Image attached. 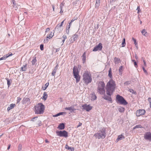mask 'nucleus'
<instances>
[{"mask_svg":"<svg viewBox=\"0 0 151 151\" xmlns=\"http://www.w3.org/2000/svg\"><path fill=\"white\" fill-rule=\"evenodd\" d=\"M129 91L130 92H132V91H133V90L132 89H130L129 90Z\"/></svg>","mask_w":151,"mask_h":151,"instance_id":"obj_62","label":"nucleus"},{"mask_svg":"<svg viewBox=\"0 0 151 151\" xmlns=\"http://www.w3.org/2000/svg\"><path fill=\"white\" fill-rule=\"evenodd\" d=\"M48 95L47 93L46 92H44L43 93V96L42 98L44 101H45L47 98Z\"/></svg>","mask_w":151,"mask_h":151,"instance_id":"obj_17","label":"nucleus"},{"mask_svg":"<svg viewBox=\"0 0 151 151\" xmlns=\"http://www.w3.org/2000/svg\"><path fill=\"white\" fill-rule=\"evenodd\" d=\"M116 100L117 102L121 104L126 105L128 104L124 98L119 95L116 96Z\"/></svg>","mask_w":151,"mask_h":151,"instance_id":"obj_7","label":"nucleus"},{"mask_svg":"<svg viewBox=\"0 0 151 151\" xmlns=\"http://www.w3.org/2000/svg\"><path fill=\"white\" fill-rule=\"evenodd\" d=\"M104 98L106 99V100H107L108 101H112V99L111 98V97L109 96V97H106L105 96H104Z\"/></svg>","mask_w":151,"mask_h":151,"instance_id":"obj_33","label":"nucleus"},{"mask_svg":"<svg viewBox=\"0 0 151 151\" xmlns=\"http://www.w3.org/2000/svg\"><path fill=\"white\" fill-rule=\"evenodd\" d=\"M108 76L110 78H112V76L111 74V68H110L109 70Z\"/></svg>","mask_w":151,"mask_h":151,"instance_id":"obj_31","label":"nucleus"},{"mask_svg":"<svg viewBox=\"0 0 151 151\" xmlns=\"http://www.w3.org/2000/svg\"><path fill=\"white\" fill-rule=\"evenodd\" d=\"M43 46H44L42 44H41L40 45V49L41 50H43V49H44Z\"/></svg>","mask_w":151,"mask_h":151,"instance_id":"obj_46","label":"nucleus"},{"mask_svg":"<svg viewBox=\"0 0 151 151\" xmlns=\"http://www.w3.org/2000/svg\"><path fill=\"white\" fill-rule=\"evenodd\" d=\"M10 146H11V145H9L8 146V148H7V149H8V150H9V149L10 148Z\"/></svg>","mask_w":151,"mask_h":151,"instance_id":"obj_60","label":"nucleus"},{"mask_svg":"<svg viewBox=\"0 0 151 151\" xmlns=\"http://www.w3.org/2000/svg\"><path fill=\"white\" fill-rule=\"evenodd\" d=\"M56 133L57 135L60 137H67L68 136V133L65 130L57 131Z\"/></svg>","mask_w":151,"mask_h":151,"instance_id":"obj_8","label":"nucleus"},{"mask_svg":"<svg viewBox=\"0 0 151 151\" xmlns=\"http://www.w3.org/2000/svg\"><path fill=\"white\" fill-rule=\"evenodd\" d=\"M6 79L7 80V85H8V87H9V86L10 85V81L8 78H7V79Z\"/></svg>","mask_w":151,"mask_h":151,"instance_id":"obj_42","label":"nucleus"},{"mask_svg":"<svg viewBox=\"0 0 151 151\" xmlns=\"http://www.w3.org/2000/svg\"><path fill=\"white\" fill-rule=\"evenodd\" d=\"M30 101V99L29 98H24L23 99V101L24 103H26L27 101Z\"/></svg>","mask_w":151,"mask_h":151,"instance_id":"obj_28","label":"nucleus"},{"mask_svg":"<svg viewBox=\"0 0 151 151\" xmlns=\"http://www.w3.org/2000/svg\"><path fill=\"white\" fill-rule=\"evenodd\" d=\"M34 111L35 114H43L45 110V105L42 103H39L34 107Z\"/></svg>","mask_w":151,"mask_h":151,"instance_id":"obj_3","label":"nucleus"},{"mask_svg":"<svg viewBox=\"0 0 151 151\" xmlns=\"http://www.w3.org/2000/svg\"><path fill=\"white\" fill-rule=\"evenodd\" d=\"M50 30V28H47L46 29V30L45 31V32L46 33V32H47L49 31Z\"/></svg>","mask_w":151,"mask_h":151,"instance_id":"obj_50","label":"nucleus"},{"mask_svg":"<svg viewBox=\"0 0 151 151\" xmlns=\"http://www.w3.org/2000/svg\"><path fill=\"white\" fill-rule=\"evenodd\" d=\"M114 62L115 64H118L120 62L121 60L120 59L117 57H115L114 58Z\"/></svg>","mask_w":151,"mask_h":151,"instance_id":"obj_19","label":"nucleus"},{"mask_svg":"<svg viewBox=\"0 0 151 151\" xmlns=\"http://www.w3.org/2000/svg\"><path fill=\"white\" fill-rule=\"evenodd\" d=\"M142 69H143L144 71V72L146 74H147V71H146V70L145 69V68L144 67H142Z\"/></svg>","mask_w":151,"mask_h":151,"instance_id":"obj_47","label":"nucleus"},{"mask_svg":"<svg viewBox=\"0 0 151 151\" xmlns=\"http://www.w3.org/2000/svg\"><path fill=\"white\" fill-rule=\"evenodd\" d=\"M58 66V65H56V67H55V68L54 69H56V71H57V70L58 69V67H57Z\"/></svg>","mask_w":151,"mask_h":151,"instance_id":"obj_59","label":"nucleus"},{"mask_svg":"<svg viewBox=\"0 0 151 151\" xmlns=\"http://www.w3.org/2000/svg\"><path fill=\"white\" fill-rule=\"evenodd\" d=\"M21 100V98L20 97H18L17 98V102L18 103H19Z\"/></svg>","mask_w":151,"mask_h":151,"instance_id":"obj_48","label":"nucleus"},{"mask_svg":"<svg viewBox=\"0 0 151 151\" xmlns=\"http://www.w3.org/2000/svg\"><path fill=\"white\" fill-rule=\"evenodd\" d=\"M137 10V13H139V12H140L141 11V10L140 9V6H137V7L136 9Z\"/></svg>","mask_w":151,"mask_h":151,"instance_id":"obj_43","label":"nucleus"},{"mask_svg":"<svg viewBox=\"0 0 151 151\" xmlns=\"http://www.w3.org/2000/svg\"><path fill=\"white\" fill-rule=\"evenodd\" d=\"M49 85V83H46L45 85V86L44 87H42V89L43 90H45L46 89L47 87Z\"/></svg>","mask_w":151,"mask_h":151,"instance_id":"obj_30","label":"nucleus"},{"mask_svg":"<svg viewBox=\"0 0 151 151\" xmlns=\"http://www.w3.org/2000/svg\"><path fill=\"white\" fill-rule=\"evenodd\" d=\"M125 39L124 38L123 40V41L122 44V47H124L125 45Z\"/></svg>","mask_w":151,"mask_h":151,"instance_id":"obj_36","label":"nucleus"},{"mask_svg":"<svg viewBox=\"0 0 151 151\" xmlns=\"http://www.w3.org/2000/svg\"><path fill=\"white\" fill-rule=\"evenodd\" d=\"M37 60L36 59V57H35L33 59L32 61H31L32 65H34L37 62Z\"/></svg>","mask_w":151,"mask_h":151,"instance_id":"obj_24","label":"nucleus"},{"mask_svg":"<svg viewBox=\"0 0 151 151\" xmlns=\"http://www.w3.org/2000/svg\"><path fill=\"white\" fill-rule=\"evenodd\" d=\"M86 52H84L82 56V60L83 61V63H84L86 61Z\"/></svg>","mask_w":151,"mask_h":151,"instance_id":"obj_25","label":"nucleus"},{"mask_svg":"<svg viewBox=\"0 0 151 151\" xmlns=\"http://www.w3.org/2000/svg\"><path fill=\"white\" fill-rule=\"evenodd\" d=\"M103 46L101 43H99L98 45L96 46L93 50V51H96L99 50H101L102 49Z\"/></svg>","mask_w":151,"mask_h":151,"instance_id":"obj_11","label":"nucleus"},{"mask_svg":"<svg viewBox=\"0 0 151 151\" xmlns=\"http://www.w3.org/2000/svg\"><path fill=\"white\" fill-rule=\"evenodd\" d=\"M142 128V127L141 125H136L135 127H134L133 129H135L136 128Z\"/></svg>","mask_w":151,"mask_h":151,"instance_id":"obj_35","label":"nucleus"},{"mask_svg":"<svg viewBox=\"0 0 151 151\" xmlns=\"http://www.w3.org/2000/svg\"><path fill=\"white\" fill-rule=\"evenodd\" d=\"M148 100L150 103V107L151 108V98H149Z\"/></svg>","mask_w":151,"mask_h":151,"instance_id":"obj_45","label":"nucleus"},{"mask_svg":"<svg viewBox=\"0 0 151 151\" xmlns=\"http://www.w3.org/2000/svg\"><path fill=\"white\" fill-rule=\"evenodd\" d=\"M118 110L121 112H123L124 111V108L122 107H121L118 109Z\"/></svg>","mask_w":151,"mask_h":151,"instance_id":"obj_34","label":"nucleus"},{"mask_svg":"<svg viewBox=\"0 0 151 151\" xmlns=\"http://www.w3.org/2000/svg\"><path fill=\"white\" fill-rule=\"evenodd\" d=\"M62 26V25H61V24H59L57 25L55 29H58L60 28H61Z\"/></svg>","mask_w":151,"mask_h":151,"instance_id":"obj_38","label":"nucleus"},{"mask_svg":"<svg viewBox=\"0 0 151 151\" xmlns=\"http://www.w3.org/2000/svg\"><path fill=\"white\" fill-rule=\"evenodd\" d=\"M65 40H64V39H63L62 40V42H63V43H64V42H65Z\"/></svg>","mask_w":151,"mask_h":151,"instance_id":"obj_63","label":"nucleus"},{"mask_svg":"<svg viewBox=\"0 0 151 151\" xmlns=\"http://www.w3.org/2000/svg\"><path fill=\"white\" fill-rule=\"evenodd\" d=\"M65 148L68 150H70L71 151H74V147H69L67 145H66Z\"/></svg>","mask_w":151,"mask_h":151,"instance_id":"obj_21","label":"nucleus"},{"mask_svg":"<svg viewBox=\"0 0 151 151\" xmlns=\"http://www.w3.org/2000/svg\"><path fill=\"white\" fill-rule=\"evenodd\" d=\"M37 117H34L33 118H32L31 120L32 121H35V119H37Z\"/></svg>","mask_w":151,"mask_h":151,"instance_id":"obj_54","label":"nucleus"},{"mask_svg":"<svg viewBox=\"0 0 151 151\" xmlns=\"http://www.w3.org/2000/svg\"><path fill=\"white\" fill-rule=\"evenodd\" d=\"M52 8H53V11H54V10H55V6H53V5L52 6Z\"/></svg>","mask_w":151,"mask_h":151,"instance_id":"obj_61","label":"nucleus"},{"mask_svg":"<svg viewBox=\"0 0 151 151\" xmlns=\"http://www.w3.org/2000/svg\"><path fill=\"white\" fill-rule=\"evenodd\" d=\"M64 3H62L60 5V7L61 9V11L60 12H61L62 9V8H63V6H64Z\"/></svg>","mask_w":151,"mask_h":151,"instance_id":"obj_40","label":"nucleus"},{"mask_svg":"<svg viewBox=\"0 0 151 151\" xmlns=\"http://www.w3.org/2000/svg\"><path fill=\"white\" fill-rule=\"evenodd\" d=\"M132 39L134 42V44H135V45L136 46V48H137L138 49V45H137V43L136 42V39L133 37H132Z\"/></svg>","mask_w":151,"mask_h":151,"instance_id":"obj_27","label":"nucleus"},{"mask_svg":"<svg viewBox=\"0 0 151 151\" xmlns=\"http://www.w3.org/2000/svg\"><path fill=\"white\" fill-rule=\"evenodd\" d=\"M82 125V123L81 122H79L78 125L77 126V127H78L80 126H81Z\"/></svg>","mask_w":151,"mask_h":151,"instance_id":"obj_51","label":"nucleus"},{"mask_svg":"<svg viewBox=\"0 0 151 151\" xmlns=\"http://www.w3.org/2000/svg\"><path fill=\"white\" fill-rule=\"evenodd\" d=\"M78 37V35H74L73 37V40L75 41L76 40Z\"/></svg>","mask_w":151,"mask_h":151,"instance_id":"obj_37","label":"nucleus"},{"mask_svg":"<svg viewBox=\"0 0 151 151\" xmlns=\"http://www.w3.org/2000/svg\"><path fill=\"white\" fill-rule=\"evenodd\" d=\"M77 19V18H76V19H72L71 21H70V22L71 23H72L75 20H76Z\"/></svg>","mask_w":151,"mask_h":151,"instance_id":"obj_52","label":"nucleus"},{"mask_svg":"<svg viewBox=\"0 0 151 151\" xmlns=\"http://www.w3.org/2000/svg\"><path fill=\"white\" fill-rule=\"evenodd\" d=\"M72 23H71L70 22L69 23V25L68 26V27H67L66 28V29H68V31L69 30V29L70 28V27L71 26Z\"/></svg>","mask_w":151,"mask_h":151,"instance_id":"obj_44","label":"nucleus"},{"mask_svg":"<svg viewBox=\"0 0 151 151\" xmlns=\"http://www.w3.org/2000/svg\"><path fill=\"white\" fill-rule=\"evenodd\" d=\"M22 145L21 144H19V145L18 147V150L19 151H21L22 149Z\"/></svg>","mask_w":151,"mask_h":151,"instance_id":"obj_39","label":"nucleus"},{"mask_svg":"<svg viewBox=\"0 0 151 151\" xmlns=\"http://www.w3.org/2000/svg\"><path fill=\"white\" fill-rule=\"evenodd\" d=\"M58 128L61 130L64 129L65 128V125L63 123H60L58 126Z\"/></svg>","mask_w":151,"mask_h":151,"instance_id":"obj_18","label":"nucleus"},{"mask_svg":"<svg viewBox=\"0 0 151 151\" xmlns=\"http://www.w3.org/2000/svg\"><path fill=\"white\" fill-rule=\"evenodd\" d=\"M73 73L74 78L76 79V83H78L80 81L81 77L79 74L78 69L76 66L74 67Z\"/></svg>","mask_w":151,"mask_h":151,"instance_id":"obj_6","label":"nucleus"},{"mask_svg":"<svg viewBox=\"0 0 151 151\" xmlns=\"http://www.w3.org/2000/svg\"><path fill=\"white\" fill-rule=\"evenodd\" d=\"M83 80L84 83L86 85H88L92 81L91 75L89 71H85L83 75Z\"/></svg>","mask_w":151,"mask_h":151,"instance_id":"obj_2","label":"nucleus"},{"mask_svg":"<svg viewBox=\"0 0 151 151\" xmlns=\"http://www.w3.org/2000/svg\"><path fill=\"white\" fill-rule=\"evenodd\" d=\"M123 67L122 66H120L119 69V74L121 75L122 74V72L123 70Z\"/></svg>","mask_w":151,"mask_h":151,"instance_id":"obj_23","label":"nucleus"},{"mask_svg":"<svg viewBox=\"0 0 151 151\" xmlns=\"http://www.w3.org/2000/svg\"><path fill=\"white\" fill-rule=\"evenodd\" d=\"M132 61L134 63V62H136L134 60H132Z\"/></svg>","mask_w":151,"mask_h":151,"instance_id":"obj_64","label":"nucleus"},{"mask_svg":"<svg viewBox=\"0 0 151 151\" xmlns=\"http://www.w3.org/2000/svg\"><path fill=\"white\" fill-rule=\"evenodd\" d=\"M146 111L144 109H140L137 110L136 112V115L137 116L144 115L145 114Z\"/></svg>","mask_w":151,"mask_h":151,"instance_id":"obj_9","label":"nucleus"},{"mask_svg":"<svg viewBox=\"0 0 151 151\" xmlns=\"http://www.w3.org/2000/svg\"><path fill=\"white\" fill-rule=\"evenodd\" d=\"M27 65L25 64L22 67V71H25L27 69Z\"/></svg>","mask_w":151,"mask_h":151,"instance_id":"obj_32","label":"nucleus"},{"mask_svg":"<svg viewBox=\"0 0 151 151\" xmlns=\"http://www.w3.org/2000/svg\"><path fill=\"white\" fill-rule=\"evenodd\" d=\"M93 96L94 97L93 98L95 100V99H96L97 97H96V96L95 95Z\"/></svg>","mask_w":151,"mask_h":151,"instance_id":"obj_56","label":"nucleus"},{"mask_svg":"<svg viewBox=\"0 0 151 151\" xmlns=\"http://www.w3.org/2000/svg\"><path fill=\"white\" fill-rule=\"evenodd\" d=\"M65 20V19H64L63 21L61 23V24H61V25H62H62H63V23H64V21Z\"/></svg>","mask_w":151,"mask_h":151,"instance_id":"obj_57","label":"nucleus"},{"mask_svg":"<svg viewBox=\"0 0 151 151\" xmlns=\"http://www.w3.org/2000/svg\"><path fill=\"white\" fill-rule=\"evenodd\" d=\"M16 106V104H12L10 105L9 107H8L7 109V111H9L11 109L13 108Z\"/></svg>","mask_w":151,"mask_h":151,"instance_id":"obj_15","label":"nucleus"},{"mask_svg":"<svg viewBox=\"0 0 151 151\" xmlns=\"http://www.w3.org/2000/svg\"><path fill=\"white\" fill-rule=\"evenodd\" d=\"M100 0H96V3L95 4V7L96 8H98L100 6Z\"/></svg>","mask_w":151,"mask_h":151,"instance_id":"obj_20","label":"nucleus"},{"mask_svg":"<svg viewBox=\"0 0 151 151\" xmlns=\"http://www.w3.org/2000/svg\"><path fill=\"white\" fill-rule=\"evenodd\" d=\"M82 107L83 108V109L85 110H86L87 111H89L92 109V107L90 106L89 105H87L85 104L82 106Z\"/></svg>","mask_w":151,"mask_h":151,"instance_id":"obj_12","label":"nucleus"},{"mask_svg":"<svg viewBox=\"0 0 151 151\" xmlns=\"http://www.w3.org/2000/svg\"><path fill=\"white\" fill-rule=\"evenodd\" d=\"M45 142L46 143H49V141H48L47 139H46L45 140Z\"/></svg>","mask_w":151,"mask_h":151,"instance_id":"obj_58","label":"nucleus"},{"mask_svg":"<svg viewBox=\"0 0 151 151\" xmlns=\"http://www.w3.org/2000/svg\"><path fill=\"white\" fill-rule=\"evenodd\" d=\"M56 69H54L52 73V76H54L55 75V73H56Z\"/></svg>","mask_w":151,"mask_h":151,"instance_id":"obj_41","label":"nucleus"},{"mask_svg":"<svg viewBox=\"0 0 151 151\" xmlns=\"http://www.w3.org/2000/svg\"><path fill=\"white\" fill-rule=\"evenodd\" d=\"M64 114H65V112H60V113H58L57 114H56L55 115H53V117H57V116H60V115H63Z\"/></svg>","mask_w":151,"mask_h":151,"instance_id":"obj_26","label":"nucleus"},{"mask_svg":"<svg viewBox=\"0 0 151 151\" xmlns=\"http://www.w3.org/2000/svg\"><path fill=\"white\" fill-rule=\"evenodd\" d=\"M142 33L145 36H147V32L144 29L142 31Z\"/></svg>","mask_w":151,"mask_h":151,"instance_id":"obj_29","label":"nucleus"},{"mask_svg":"<svg viewBox=\"0 0 151 151\" xmlns=\"http://www.w3.org/2000/svg\"><path fill=\"white\" fill-rule=\"evenodd\" d=\"M134 65L136 67H137V65L136 62H134Z\"/></svg>","mask_w":151,"mask_h":151,"instance_id":"obj_53","label":"nucleus"},{"mask_svg":"<svg viewBox=\"0 0 151 151\" xmlns=\"http://www.w3.org/2000/svg\"><path fill=\"white\" fill-rule=\"evenodd\" d=\"M62 37L63 39L65 40L67 39V36L65 35H64Z\"/></svg>","mask_w":151,"mask_h":151,"instance_id":"obj_49","label":"nucleus"},{"mask_svg":"<svg viewBox=\"0 0 151 151\" xmlns=\"http://www.w3.org/2000/svg\"><path fill=\"white\" fill-rule=\"evenodd\" d=\"M106 135V133L104 130L102 129L101 130L99 131L98 132L95 133L94 136H95L96 138L98 139L100 138H104Z\"/></svg>","mask_w":151,"mask_h":151,"instance_id":"obj_5","label":"nucleus"},{"mask_svg":"<svg viewBox=\"0 0 151 151\" xmlns=\"http://www.w3.org/2000/svg\"><path fill=\"white\" fill-rule=\"evenodd\" d=\"M105 84L103 81L99 82L97 87V91L100 94H103L105 93Z\"/></svg>","mask_w":151,"mask_h":151,"instance_id":"obj_4","label":"nucleus"},{"mask_svg":"<svg viewBox=\"0 0 151 151\" xmlns=\"http://www.w3.org/2000/svg\"><path fill=\"white\" fill-rule=\"evenodd\" d=\"M13 55L12 53H9L5 55L3 57L0 58V60H5L9 56H11Z\"/></svg>","mask_w":151,"mask_h":151,"instance_id":"obj_13","label":"nucleus"},{"mask_svg":"<svg viewBox=\"0 0 151 151\" xmlns=\"http://www.w3.org/2000/svg\"><path fill=\"white\" fill-rule=\"evenodd\" d=\"M143 62L144 63V65L145 66H146V62H145V60H143Z\"/></svg>","mask_w":151,"mask_h":151,"instance_id":"obj_55","label":"nucleus"},{"mask_svg":"<svg viewBox=\"0 0 151 151\" xmlns=\"http://www.w3.org/2000/svg\"><path fill=\"white\" fill-rule=\"evenodd\" d=\"M116 87V84L115 81L111 79L106 84V93L108 95L111 96L114 91Z\"/></svg>","mask_w":151,"mask_h":151,"instance_id":"obj_1","label":"nucleus"},{"mask_svg":"<svg viewBox=\"0 0 151 151\" xmlns=\"http://www.w3.org/2000/svg\"><path fill=\"white\" fill-rule=\"evenodd\" d=\"M54 35V34H52V32H51L50 34L48 35L47 37V40L48 39H51Z\"/></svg>","mask_w":151,"mask_h":151,"instance_id":"obj_22","label":"nucleus"},{"mask_svg":"<svg viewBox=\"0 0 151 151\" xmlns=\"http://www.w3.org/2000/svg\"><path fill=\"white\" fill-rule=\"evenodd\" d=\"M65 109L66 110H68L70 111L71 112H73L74 111L76 110V109H74L73 107H66L65 108Z\"/></svg>","mask_w":151,"mask_h":151,"instance_id":"obj_14","label":"nucleus"},{"mask_svg":"<svg viewBox=\"0 0 151 151\" xmlns=\"http://www.w3.org/2000/svg\"><path fill=\"white\" fill-rule=\"evenodd\" d=\"M145 139L151 141V133L150 132H147L145 133L144 136Z\"/></svg>","mask_w":151,"mask_h":151,"instance_id":"obj_10","label":"nucleus"},{"mask_svg":"<svg viewBox=\"0 0 151 151\" xmlns=\"http://www.w3.org/2000/svg\"><path fill=\"white\" fill-rule=\"evenodd\" d=\"M125 138V137H124V136L122 134H121L118 136V138L116 139V141L117 142H118L119 140H122L123 139H124Z\"/></svg>","mask_w":151,"mask_h":151,"instance_id":"obj_16","label":"nucleus"}]
</instances>
